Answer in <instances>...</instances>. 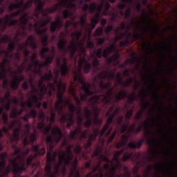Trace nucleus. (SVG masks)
I'll list each match as a JSON object with an SVG mask.
<instances>
[{
  "label": "nucleus",
  "instance_id": "nucleus-1",
  "mask_svg": "<svg viewBox=\"0 0 177 177\" xmlns=\"http://www.w3.org/2000/svg\"><path fill=\"white\" fill-rule=\"evenodd\" d=\"M63 138V133L59 127L56 126L52 130V135H48L46 137V141L47 146L50 150L46 155V165L44 168L46 176L47 177H57L60 174V167L64 165V160H60L58 158V162L56 163V157H57V151H53L55 149V143H59Z\"/></svg>",
  "mask_w": 177,
  "mask_h": 177
},
{
  "label": "nucleus",
  "instance_id": "nucleus-2",
  "mask_svg": "<svg viewBox=\"0 0 177 177\" xmlns=\"http://www.w3.org/2000/svg\"><path fill=\"white\" fill-rule=\"evenodd\" d=\"M32 151H33L35 155H29L28 156V158L26 159L27 167H26L24 157H23L21 154L17 155L15 158L11 160L13 167V174L15 175L23 174L24 171H27V167L32 164V160H34L35 157H38V156H45V153H46L45 147L41 148L39 145H33L32 147Z\"/></svg>",
  "mask_w": 177,
  "mask_h": 177
},
{
  "label": "nucleus",
  "instance_id": "nucleus-3",
  "mask_svg": "<svg viewBox=\"0 0 177 177\" xmlns=\"http://www.w3.org/2000/svg\"><path fill=\"white\" fill-rule=\"evenodd\" d=\"M100 93H102L104 89H107L108 91L104 94L102 93L100 95H94L88 100V103H90L92 107H95V104H99L100 103H103L105 106H109L111 103V96H113V89H111V82H108L104 83L103 80L100 82Z\"/></svg>",
  "mask_w": 177,
  "mask_h": 177
},
{
  "label": "nucleus",
  "instance_id": "nucleus-4",
  "mask_svg": "<svg viewBox=\"0 0 177 177\" xmlns=\"http://www.w3.org/2000/svg\"><path fill=\"white\" fill-rule=\"evenodd\" d=\"M75 81H79V82L82 84L81 88L83 92H84V94H80V99L77 96V94H75L73 96L74 100L77 106L76 107V114L77 115H80L82 111V102H88V97H89V96H93V95H95V92L91 91V84H86V82L84 81V78H82L81 75L76 76L75 77Z\"/></svg>",
  "mask_w": 177,
  "mask_h": 177
},
{
  "label": "nucleus",
  "instance_id": "nucleus-5",
  "mask_svg": "<svg viewBox=\"0 0 177 177\" xmlns=\"http://www.w3.org/2000/svg\"><path fill=\"white\" fill-rule=\"evenodd\" d=\"M35 4L37 5L35 8V12L32 13V15L34 19L36 20L41 19L39 18V13H42L43 16L46 17H48L49 13H55L57 9H59V7L60 6V4H55V6H53L50 8H47L46 10L44 9V6H45V1L42 0H34Z\"/></svg>",
  "mask_w": 177,
  "mask_h": 177
},
{
  "label": "nucleus",
  "instance_id": "nucleus-6",
  "mask_svg": "<svg viewBox=\"0 0 177 177\" xmlns=\"http://www.w3.org/2000/svg\"><path fill=\"white\" fill-rule=\"evenodd\" d=\"M34 19L33 27H35V31L37 35H40L42 37L41 42L44 46H48V35H46V31H48V28L46 26H48L49 23H50L51 19L50 17H48L47 19L45 20L44 18H41L40 19ZM41 27H46L43 30H41Z\"/></svg>",
  "mask_w": 177,
  "mask_h": 177
},
{
  "label": "nucleus",
  "instance_id": "nucleus-7",
  "mask_svg": "<svg viewBox=\"0 0 177 177\" xmlns=\"http://www.w3.org/2000/svg\"><path fill=\"white\" fill-rule=\"evenodd\" d=\"M120 113V108H116L114 110V105L109 107L108 111L106 113V116L108 117L106 124L103 127L102 129L100 131L99 129H94V132L92 133L94 136L97 138V136L100 135V138L106 133V131L110 128V124H113L115 115Z\"/></svg>",
  "mask_w": 177,
  "mask_h": 177
},
{
  "label": "nucleus",
  "instance_id": "nucleus-8",
  "mask_svg": "<svg viewBox=\"0 0 177 177\" xmlns=\"http://www.w3.org/2000/svg\"><path fill=\"white\" fill-rule=\"evenodd\" d=\"M63 104H64V100L62 94L58 95V100L55 102V111H57L59 115H61L60 121L62 124L66 122H73L74 123V114L67 113L63 111Z\"/></svg>",
  "mask_w": 177,
  "mask_h": 177
},
{
  "label": "nucleus",
  "instance_id": "nucleus-9",
  "mask_svg": "<svg viewBox=\"0 0 177 177\" xmlns=\"http://www.w3.org/2000/svg\"><path fill=\"white\" fill-rule=\"evenodd\" d=\"M67 42V39L62 38L58 41L57 46L59 50L64 52V55H66V53H67V52L69 50L71 53V57H74V56H75V53H77V50H78V46L83 47L84 45H85V40H82L79 43H76L73 41L70 46L66 47Z\"/></svg>",
  "mask_w": 177,
  "mask_h": 177
},
{
  "label": "nucleus",
  "instance_id": "nucleus-10",
  "mask_svg": "<svg viewBox=\"0 0 177 177\" xmlns=\"http://www.w3.org/2000/svg\"><path fill=\"white\" fill-rule=\"evenodd\" d=\"M51 80H53V73H52V70H49L48 73H46L44 76H41L39 79L37 89H39L41 100L44 99V97L48 92L46 84H44L45 81H51Z\"/></svg>",
  "mask_w": 177,
  "mask_h": 177
},
{
  "label": "nucleus",
  "instance_id": "nucleus-11",
  "mask_svg": "<svg viewBox=\"0 0 177 177\" xmlns=\"http://www.w3.org/2000/svg\"><path fill=\"white\" fill-rule=\"evenodd\" d=\"M27 46H30V48H32V49L38 48V44H37V42L35 41V37H34V35H30L25 43L20 44L18 46L19 50L24 51L25 57H28V56H30V50L27 48Z\"/></svg>",
  "mask_w": 177,
  "mask_h": 177
},
{
  "label": "nucleus",
  "instance_id": "nucleus-12",
  "mask_svg": "<svg viewBox=\"0 0 177 177\" xmlns=\"http://www.w3.org/2000/svg\"><path fill=\"white\" fill-rule=\"evenodd\" d=\"M58 158H59V160L64 162V165H70L73 158H74L73 145H67L66 151L60 149L58 151Z\"/></svg>",
  "mask_w": 177,
  "mask_h": 177
},
{
  "label": "nucleus",
  "instance_id": "nucleus-13",
  "mask_svg": "<svg viewBox=\"0 0 177 177\" xmlns=\"http://www.w3.org/2000/svg\"><path fill=\"white\" fill-rule=\"evenodd\" d=\"M83 63H84V73H85V74H88L89 71H91V69L92 68V65L90 63L87 62L86 60L84 58L83 59V60L81 59V57H80L77 71H73V75H74L73 81H74V82H79L80 84H81L80 82V80H77V81L75 80V77H79V75L82 76V77L83 78V80L85 82V80H84V77L82 76Z\"/></svg>",
  "mask_w": 177,
  "mask_h": 177
},
{
  "label": "nucleus",
  "instance_id": "nucleus-14",
  "mask_svg": "<svg viewBox=\"0 0 177 177\" xmlns=\"http://www.w3.org/2000/svg\"><path fill=\"white\" fill-rule=\"evenodd\" d=\"M31 20L34 21V20H36L35 18L32 17V16H30L28 15V12H26L24 14V15L20 18L19 21L21 23L20 27L22 28V32H20L19 30H17V35L18 37H20L21 35H26L27 32H26V26L30 23V27H32L34 26L32 24H31Z\"/></svg>",
  "mask_w": 177,
  "mask_h": 177
},
{
  "label": "nucleus",
  "instance_id": "nucleus-15",
  "mask_svg": "<svg viewBox=\"0 0 177 177\" xmlns=\"http://www.w3.org/2000/svg\"><path fill=\"white\" fill-rule=\"evenodd\" d=\"M136 10H137V12L142 11V17L144 19V23H147L148 28H150L151 30L156 31V30H154V27H156V28H158V31H160V27H158L157 24L154 23V20L149 17V16L146 14L145 10H142V4L140 3H137V5L136 6Z\"/></svg>",
  "mask_w": 177,
  "mask_h": 177
},
{
  "label": "nucleus",
  "instance_id": "nucleus-16",
  "mask_svg": "<svg viewBox=\"0 0 177 177\" xmlns=\"http://www.w3.org/2000/svg\"><path fill=\"white\" fill-rule=\"evenodd\" d=\"M57 5H60L58 9L62 6V5L64 6L65 8H67L63 11L64 19H68L70 16H73L71 9H75V6H77L75 3H73L71 0H61V3H57Z\"/></svg>",
  "mask_w": 177,
  "mask_h": 177
},
{
  "label": "nucleus",
  "instance_id": "nucleus-17",
  "mask_svg": "<svg viewBox=\"0 0 177 177\" xmlns=\"http://www.w3.org/2000/svg\"><path fill=\"white\" fill-rule=\"evenodd\" d=\"M6 157H8L6 152L0 153V177H5L10 173V166L6 167Z\"/></svg>",
  "mask_w": 177,
  "mask_h": 177
},
{
  "label": "nucleus",
  "instance_id": "nucleus-18",
  "mask_svg": "<svg viewBox=\"0 0 177 177\" xmlns=\"http://www.w3.org/2000/svg\"><path fill=\"white\" fill-rule=\"evenodd\" d=\"M25 128L26 129V131L23 134L24 147L28 146V145H30V143L31 145H33L34 142H35V140H37V136L35 135V133L30 134V123L25 124Z\"/></svg>",
  "mask_w": 177,
  "mask_h": 177
},
{
  "label": "nucleus",
  "instance_id": "nucleus-19",
  "mask_svg": "<svg viewBox=\"0 0 177 177\" xmlns=\"http://www.w3.org/2000/svg\"><path fill=\"white\" fill-rule=\"evenodd\" d=\"M19 24L18 19H12V17L9 15H6L4 18L0 19V28L2 31H5L9 27H13V26H17Z\"/></svg>",
  "mask_w": 177,
  "mask_h": 177
},
{
  "label": "nucleus",
  "instance_id": "nucleus-20",
  "mask_svg": "<svg viewBox=\"0 0 177 177\" xmlns=\"http://www.w3.org/2000/svg\"><path fill=\"white\" fill-rule=\"evenodd\" d=\"M59 78V70L57 69L55 71V79L54 80V86L58 88V93L57 94V100H59V95H62V99L64 100V93H66V83H63L62 80L59 81L57 80Z\"/></svg>",
  "mask_w": 177,
  "mask_h": 177
},
{
  "label": "nucleus",
  "instance_id": "nucleus-21",
  "mask_svg": "<svg viewBox=\"0 0 177 177\" xmlns=\"http://www.w3.org/2000/svg\"><path fill=\"white\" fill-rule=\"evenodd\" d=\"M115 49V44H113L109 47L104 50L101 48H98L94 51V53L98 59H102V57L107 59V57H109V55H111V53H113Z\"/></svg>",
  "mask_w": 177,
  "mask_h": 177
},
{
  "label": "nucleus",
  "instance_id": "nucleus-22",
  "mask_svg": "<svg viewBox=\"0 0 177 177\" xmlns=\"http://www.w3.org/2000/svg\"><path fill=\"white\" fill-rule=\"evenodd\" d=\"M128 99L129 103H133L136 100V93L133 92L131 94L128 95V93L125 91H120L115 97L116 102L124 100V99Z\"/></svg>",
  "mask_w": 177,
  "mask_h": 177
},
{
  "label": "nucleus",
  "instance_id": "nucleus-23",
  "mask_svg": "<svg viewBox=\"0 0 177 177\" xmlns=\"http://www.w3.org/2000/svg\"><path fill=\"white\" fill-rule=\"evenodd\" d=\"M18 127L13 130V134L10 138L11 143L13 142H19L20 140V133L23 132V125L21 124V122L18 121L17 122Z\"/></svg>",
  "mask_w": 177,
  "mask_h": 177
},
{
  "label": "nucleus",
  "instance_id": "nucleus-24",
  "mask_svg": "<svg viewBox=\"0 0 177 177\" xmlns=\"http://www.w3.org/2000/svg\"><path fill=\"white\" fill-rule=\"evenodd\" d=\"M57 67H59L61 70V75H62V77H66V75L68 74L70 68L67 65V59L64 58V64L62 65V63L60 62V59L57 58Z\"/></svg>",
  "mask_w": 177,
  "mask_h": 177
},
{
  "label": "nucleus",
  "instance_id": "nucleus-25",
  "mask_svg": "<svg viewBox=\"0 0 177 177\" xmlns=\"http://www.w3.org/2000/svg\"><path fill=\"white\" fill-rule=\"evenodd\" d=\"M115 77V71L114 72L110 71V69H108L107 71H102L98 75V78L100 80H109V81H111Z\"/></svg>",
  "mask_w": 177,
  "mask_h": 177
},
{
  "label": "nucleus",
  "instance_id": "nucleus-26",
  "mask_svg": "<svg viewBox=\"0 0 177 177\" xmlns=\"http://www.w3.org/2000/svg\"><path fill=\"white\" fill-rule=\"evenodd\" d=\"M72 164V169L70 171V175L68 177H81V173H80V170L77 169V165H78V159L75 158L74 161Z\"/></svg>",
  "mask_w": 177,
  "mask_h": 177
},
{
  "label": "nucleus",
  "instance_id": "nucleus-27",
  "mask_svg": "<svg viewBox=\"0 0 177 177\" xmlns=\"http://www.w3.org/2000/svg\"><path fill=\"white\" fill-rule=\"evenodd\" d=\"M104 6V0H102V2L98 6L96 4V3L93 2L89 6V12L93 13L97 10V12L102 13V10H103Z\"/></svg>",
  "mask_w": 177,
  "mask_h": 177
},
{
  "label": "nucleus",
  "instance_id": "nucleus-28",
  "mask_svg": "<svg viewBox=\"0 0 177 177\" xmlns=\"http://www.w3.org/2000/svg\"><path fill=\"white\" fill-rule=\"evenodd\" d=\"M16 3L17 5H19L18 9L22 10V12H26L27 9L31 8L32 3H34V0H29L26 3H24V0H21L19 2L17 1Z\"/></svg>",
  "mask_w": 177,
  "mask_h": 177
},
{
  "label": "nucleus",
  "instance_id": "nucleus-29",
  "mask_svg": "<svg viewBox=\"0 0 177 177\" xmlns=\"http://www.w3.org/2000/svg\"><path fill=\"white\" fill-rule=\"evenodd\" d=\"M82 133V125L77 124V128L74 131L71 130L69 134V138L72 140H77V136Z\"/></svg>",
  "mask_w": 177,
  "mask_h": 177
},
{
  "label": "nucleus",
  "instance_id": "nucleus-30",
  "mask_svg": "<svg viewBox=\"0 0 177 177\" xmlns=\"http://www.w3.org/2000/svg\"><path fill=\"white\" fill-rule=\"evenodd\" d=\"M122 161H128V160H130L133 162H136L138 161V156L136 154H134L133 153H125L122 158Z\"/></svg>",
  "mask_w": 177,
  "mask_h": 177
},
{
  "label": "nucleus",
  "instance_id": "nucleus-31",
  "mask_svg": "<svg viewBox=\"0 0 177 177\" xmlns=\"http://www.w3.org/2000/svg\"><path fill=\"white\" fill-rule=\"evenodd\" d=\"M44 59L45 60V62L43 64L40 62L37 66L39 67V70L44 68V67H48L49 64H52V63H53V60L55 59V56L48 55L46 58H44Z\"/></svg>",
  "mask_w": 177,
  "mask_h": 177
},
{
  "label": "nucleus",
  "instance_id": "nucleus-32",
  "mask_svg": "<svg viewBox=\"0 0 177 177\" xmlns=\"http://www.w3.org/2000/svg\"><path fill=\"white\" fill-rule=\"evenodd\" d=\"M66 106H69L70 114H75V111H77V107H75V105L71 104L70 100L67 98L64 100L63 111H64V107H66Z\"/></svg>",
  "mask_w": 177,
  "mask_h": 177
},
{
  "label": "nucleus",
  "instance_id": "nucleus-33",
  "mask_svg": "<svg viewBox=\"0 0 177 177\" xmlns=\"http://www.w3.org/2000/svg\"><path fill=\"white\" fill-rule=\"evenodd\" d=\"M122 168V166L121 165H118V163L116 165H111V167H110L109 171L106 172L105 174L106 177H113L115 174H117V169L118 168Z\"/></svg>",
  "mask_w": 177,
  "mask_h": 177
},
{
  "label": "nucleus",
  "instance_id": "nucleus-34",
  "mask_svg": "<svg viewBox=\"0 0 177 177\" xmlns=\"http://www.w3.org/2000/svg\"><path fill=\"white\" fill-rule=\"evenodd\" d=\"M120 31H121V28L120 27H117L115 29V32L116 34L115 42H118V41H121V39H123L124 37H127L128 34V32L123 33V32H121Z\"/></svg>",
  "mask_w": 177,
  "mask_h": 177
},
{
  "label": "nucleus",
  "instance_id": "nucleus-35",
  "mask_svg": "<svg viewBox=\"0 0 177 177\" xmlns=\"http://www.w3.org/2000/svg\"><path fill=\"white\" fill-rule=\"evenodd\" d=\"M143 143H145V138H142L136 142H130L128 144V147L130 149H140L142 146H143Z\"/></svg>",
  "mask_w": 177,
  "mask_h": 177
},
{
  "label": "nucleus",
  "instance_id": "nucleus-36",
  "mask_svg": "<svg viewBox=\"0 0 177 177\" xmlns=\"http://www.w3.org/2000/svg\"><path fill=\"white\" fill-rule=\"evenodd\" d=\"M37 129L41 132H44L45 135H48L52 131V123L49 125L45 126V123H44L43 127L41 128L39 127V124L37 125Z\"/></svg>",
  "mask_w": 177,
  "mask_h": 177
},
{
  "label": "nucleus",
  "instance_id": "nucleus-37",
  "mask_svg": "<svg viewBox=\"0 0 177 177\" xmlns=\"http://www.w3.org/2000/svg\"><path fill=\"white\" fill-rule=\"evenodd\" d=\"M120 56L118 53H116L113 55H112L111 57H109L107 59L108 63L109 64H113L114 66H117V62H118V59H120Z\"/></svg>",
  "mask_w": 177,
  "mask_h": 177
},
{
  "label": "nucleus",
  "instance_id": "nucleus-38",
  "mask_svg": "<svg viewBox=\"0 0 177 177\" xmlns=\"http://www.w3.org/2000/svg\"><path fill=\"white\" fill-rule=\"evenodd\" d=\"M63 23V21L60 18V17H58L55 21H53L51 23V25L50 26V31L55 34L56 32V26H57L58 24Z\"/></svg>",
  "mask_w": 177,
  "mask_h": 177
},
{
  "label": "nucleus",
  "instance_id": "nucleus-39",
  "mask_svg": "<svg viewBox=\"0 0 177 177\" xmlns=\"http://www.w3.org/2000/svg\"><path fill=\"white\" fill-rule=\"evenodd\" d=\"M45 118H46L45 112H44V111L41 109L39 115V122L37 123V125L39 126V128H42V127H44V124H45Z\"/></svg>",
  "mask_w": 177,
  "mask_h": 177
},
{
  "label": "nucleus",
  "instance_id": "nucleus-40",
  "mask_svg": "<svg viewBox=\"0 0 177 177\" xmlns=\"http://www.w3.org/2000/svg\"><path fill=\"white\" fill-rule=\"evenodd\" d=\"M5 77H6V65L1 62L0 63V81L5 80Z\"/></svg>",
  "mask_w": 177,
  "mask_h": 177
},
{
  "label": "nucleus",
  "instance_id": "nucleus-41",
  "mask_svg": "<svg viewBox=\"0 0 177 177\" xmlns=\"http://www.w3.org/2000/svg\"><path fill=\"white\" fill-rule=\"evenodd\" d=\"M136 124H133L131 126L129 127V132L131 133H139V132L142 131V129H143V127L142 125L138 126L136 129Z\"/></svg>",
  "mask_w": 177,
  "mask_h": 177
},
{
  "label": "nucleus",
  "instance_id": "nucleus-42",
  "mask_svg": "<svg viewBox=\"0 0 177 177\" xmlns=\"http://www.w3.org/2000/svg\"><path fill=\"white\" fill-rule=\"evenodd\" d=\"M30 78L29 79V83L31 87V89L33 91L36 92V93H39V88H37L35 85H34V79L32 78V74L30 73Z\"/></svg>",
  "mask_w": 177,
  "mask_h": 177
},
{
  "label": "nucleus",
  "instance_id": "nucleus-43",
  "mask_svg": "<svg viewBox=\"0 0 177 177\" xmlns=\"http://www.w3.org/2000/svg\"><path fill=\"white\" fill-rule=\"evenodd\" d=\"M49 50V47L44 46L41 48V50L39 52V55L41 59H46V57H48V56L45 53H48Z\"/></svg>",
  "mask_w": 177,
  "mask_h": 177
},
{
  "label": "nucleus",
  "instance_id": "nucleus-44",
  "mask_svg": "<svg viewBox=\"0 0 177 177\" xmlns=\"http://www.w3.org/2000/svg\"><path fill=\"white\" fill-rule=\"evenodd\" d=\"M129 30H131V27H127V32H128V37H132L133 38L134 41H138V39H140V35L139 33H133L132 35V32H129Z\"/></svg>",
  "mask_w": 177,
  "mask_h": 177
},
{
  "label": "nucleus",
  "instance_id": "nucleus-45",
  "mask_svg": "<svg viewBox=\"0 0 177 177\" xmlns=\"http://www.w3.org/2000/svg\"><path fill=\"white\" fill-rule=\"evenodd\" d=\"M147 143L149 146H157V147L161 146V144L157 142V140H156V138H148Z\"/></svg>",
  "mask_w": 177,
  "mask_h": 177
},
{
  "label": "nucleus",
  "instance_id": "nucleus-46",
  "mask_svg": "<svg viewBox=\"0 0 177 177\" xmlns=\"http://www.w3.org/2000/svg\"><path fill=\"white\" fill-rule=\"evenodd\" d=\"M48 96H53V92H56V87L55 86V84L49 82L48 84Z\"/></svg>",
  "mask_w": 177,
  "mask_h": 177
},
{
  "label": "nucleus",
  "instance_id": "nucleus-47",
  "mask_svg": "<svg viewBox=\"0 0 177 177\" xmlns=\"http://www.w3.org/2000/svg\"><path fill=\"white\" fill-rule=\"evenodd\" d=\"M149 121H150V119H148V121L144 124V130L145 133H147L146 138H147V135H149V133L154 135V132L149 131V128H150V122H149Z\"/></svg>",
  "mask_w": 177,
  "mask_h": 177
},
{
  "label": "nucleus",
  "instance_id": "nucleus-48",
  "mask_svg": "<svg viewBox=\"0 0 177 177\" xmlns=\"http://www.w3.org/2000/svg\"><path fill=\"white\" fill-rule=\"evenodd\" d=\"M81 37H82V31L76 30L72 34V37L76 41H80Z\"/></svg>",
  "mask_w": 177,
  "mask_h": 177
},
{
  "label": "nucleus",
  "instance_id": "nucleus-49",
  "mask_svg": "<svg viewBox=\"0 0 177 177\" xmlns=\"http://www.w3.org/2000/svg\"><path fill=\"white\" fill-rule=\"evenodd\" d=\"M19 84L20 82L17 81V77H16L11 83V89H13V91H17V88H19Z\"/></svg>",
  "mask_w": 177,
  "mask_h": 177
},
{
  "label": "nucleus",
  "instance_id": "nucleus-50",
  "mask_svg": "<svg viewBox=\"0 0 177 177\" xmlns=\"http://www.w3.org/2000/svg\"><path fill=\"white\" fill-rule=\"evenodd\" d=\"M105 5H104V11L103 12L104 16H108L109 15V10L110 8H111V6L110 5V3L107 1V0L104 1Z\"/></svg>",
  "mask_w": 177,
  "mask_h": 177
},
{
  "label": "nucleus",
  "instance_id": "nucleus-51",
  "mask_svg": "<svg viewBox=\"0 0 177 177\" xmlns=\"http://www.w3.org/2000/svg\"><path fill=\"white\" fill-rule=\"evenodd\" d=\"M80 24L82 27H84L86 30H89V24L86 23V19L84 17H80Z\"/></svg>",
  "mask_w": 177,
  "mask_h": 177
},
{
  "label": "nucleus",
  "instance_id": "nucleus-52",
  "mask_svg": "<svg viewBox=\"0 0 177 177\" xmlns=\"http://www.w3.org/2000/svg\"><path fill=\"white\" fill-rule=\"evenodd\" d=\"M28 115H29V117L30 118H33L35 119L37 118V115H38V112L37 111V110H35V109H32L30 110V113H27Z\"/></svg>",
  "mask_w": 177,
  "mask_h": 177
},
{
  "label": "nucleus",
  "instance_id": "nucleus-53",
  "mask_svg": "<svg viewBox=\"0 0 177 177\" xmlns=\"http://www.w3.org/2000/svg\"><path fill=\"white\" fill-rule=\"evenodd\" d=\"M12 148L15 150L13 156H19L21 153V148H18L17 145L12 144Z\"/></svg>",
  "mask_w": 177,
  "mask_h": 177
},
{
  "label": "nucleus",
  "instance_id": "nucleus-54",
  "mask_svg": "<svg viewBox=\"0 0 177 177\" xmlns=\"http://www.w3.org/2000/svg\"><path fill=\"white\" fill-rule=\"evenodd\" d=\"M104 31V29H103V28L99 27L95 30L94 34L95 37H102V35H103Z\"/></svg>",
  "mask_w": 177,
  "mask_h": 177
},
{
  "label": "nucleus",
  "instance_id": "nucleus-55",
  "mask_svg": "<svg viewBox=\"0 0 177 177\" xmlns=\"http://www.w3.org/2000/svg\"><path fill=\"white\" fill-rule=\"evenodd\" d=\"M133 81H134L133 77H130L129 80H127V81L123 82L122 86H124V88H128L131 86Z\"/></svg>",
  "mask_w": 177,
  "mask_h": 177
},
{
  "label": "nucleus",
  "instance_id": "nucleus-56",
  "mask_svg": "<svg viewBox=\"0 0 177 177\" xmlns=\"http://www.w3.org/2000/svg\"><path fill=\"white\" fill-rule=\"evenodd\" d=\"M116 80L118 81V84L122 86V85L124 84V81H122V75L121 74V73H118L116 74Z\"/></svg>",
  "mask_w": 177,
  "mask_h": 177
},
{
  "label": "nucleus",
  "instance_id": "nucleus-57",
  "mask_svg": "<svg viewBox=\"0 0 177 177\" xmlns=\"http://www.w3.org/2000/svg\"><path fill=\"white\" fill-rule=\"evenodd\" d=\"M15 49H16V43L13 41L9 43L8 46V51L10 53H13L15 52Z\"/></svg>",
  "mask_w": 177,
  "mask_h": 177
},
{
  "label": "nucleus",
  "instance_id": "nucleus-58",
  "mask_svg": "<svg viewBox=\"0 0 177 177\" xmlns=\"http://www.w3.org/2000/svg\"><path fill=\"white\" fill-rule=\"evenodd\" d=\"M150 153L152 154L153 157H149V160H154L158 154H160V152L158 151V149H151L150 150Z\"/></svg>",
  "mask_w": 177,
  "mask_h": 177
},
{
  "label": "nucleus",
  "instance_id": "nucleus-59",
  "mask_svg": "<svg viewBox=\"0 0 177 177\" xmlns=\"http://www.w3.org/2000/svg\"><path fill=\"white\" fill-rule=\"evenodd\" d=\"M129 140V136H128V134H123L122 136V140H120L122 143L124 144L127 146V145H128Z\"/></svg>",
  "mask_w": 177,
  "mask_h": 177
},
{
  "label": "nucleus",
  "instance_id": "nucleus-60",
  "mask_svg": "<svg viewBox=\"0 0 177 177\" xmlns=\"http://www.w3.org/2000/svg\"><path fill=\"white\" fill-rule=\"evenodd\" d=\"M24 14V12H23V10L19 9L17 11L12 12L10 14V15H9L11 19H12V17H17V16L20 15H23Z\"/></svg>",
  "mask_w": 177,
  "mask_h": 177
},
{
  "label": "nucleus",
  "instance_id": "nucleus-61",
  "mask_svg": "<svg viewBox=\"0 0 177 177\" xmlns=\"http://www.w3.org/2000/svg\"><path fill=\"white\" fill-rule=\"evenodd\" d=\"M19 5L17 4V3H11L8 6L9 12H13L15 9H19Z\"/></svg>",
  "mask_w": 177,
  "mask_h": 177
},
{
  "label": "nucleus",
  "instance_id": "nucleus-62",
  "mask_svg": "<svg viewBox=\"0 0 177 177\" xmlns=\"http://www.w3.org/2000/svg\"><path fill=\"white\" fill-rule=\"evenodd\" d=\"M87 46H88V49H94L95 48V43H93V41H91V35H88Z\"/></svg>",
  "mask_w": 177,
  "mask_h": 177
},
{
  "label": "nucleus",
  "instance_id": "nucleus-63",
  "mask_svg": "<svg viewBox=\"0 0 177 177\" xmlns=\"http://www.w3.org/2000/svg\"><path fill=\"white\" fill-rule=\"evenodd\" d=\"M132 115H133V109L127 111L125 118L127 120H129L131 118H132Z\"/></svg>",
  "mask_w": 177,
  "mask_h": 177
},
{
  "label": "nucleus",
  "instance_id": "nucleus-64",
  "mask_svg": "<svg viewBox=\"0 0 177 177\" xmlns=\"http://www.w3.org/2000/svg\"><path fill=\"white\" fill-rule=\"evenodd\" d=\"M2 120H3V123L4 125H8L9 122V119L8 118V113H5L2 115Z\"/></svg>",
  "mask_w": 177,
  "mask_h": 177
}]
</instances>
